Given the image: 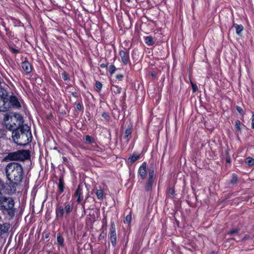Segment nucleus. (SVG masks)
<instances>
[{
	"label": "nucleus",
	"mask_w": 254,
	"mask_h": 254,
	"mask_svg": "<svg viewBox=\"0 0 254 254\" xmlns=\"http://www.w3.org/2000/svg\"><path fill=\"white\" fill-rule=\"evenodd\" d=\"M14 119L17 123L18 127L12 130L11 137L13 142L18 143L19 141H24L26 143H30L32 136L30 127L26 125H23V118L19 114H15Z\"/></svg>",
	"instance_id": "obj_1"
},
{
	"label": "nucleus",
	"mask_w": 254,
	"mask_h": 254,
	"mask_svg": "<svg viewBox=\"0 0 254 254\" xmlns=\"http://www.w3.org/2000/svg\"><path fill=\"white\" fill-rule=\"evenodd\" d=\"M15 191L14 186H10L7 184H4L0 179V208L1 210L6 211L8 215L11 217L14 215V201L12 198L6 197L3 193H12Z\"/></svg>",
	"instance_id": "obj_2"
},
{
	"label": "nucleus",
	"mask_w": 254,
	"mask_h": 254,
	"mask_svg": "<svg viewBox=\"0 0 254 254\" xmlns=\"http://www.w3.org/2000/svg\"><path fill=\"white\" fill-rule=\"evenodd\" d=\"M5 171L7 178L10 182L8 185L13 186L14 185V190H16V186L21 182L23 178V170L22 165L18 163H10L6 166Z\"/></svg>",
	"instance_id": "obj_3"
},
{
	"label": "nucleus",
	"mask_w": 254,
	"mask_h": 254,
	"mask_svg": "<svg viewBox=\"0 0 254 254\" xmlns=\"http://www.w3.org/2000/svg\"><path fill=\"white\" fill-rule=\"evenodd\" d=\"M31 155L29 150L21 149L12 152H9L4 158L3 160L6 162L9 161H24L29 159Z\"/></svg>",
	"instance_id": "obj_4"
},
{
	"label": "nucleus",
	"mask_w": 254,
	"mask_h": 254,
	"mask_svg": "<svg viewBox=\"0 0 254 254\" xmlns=\"http://www.w3.org/2000/svg\"><path fill=\"white\" fill-rule=\"evenodd\" d=\"M14 113L13 115H10L5 114L3 117V124L6 128L9 130H12L18 127V124L16 120L14 119Z\"/></svg>",
	"instance_id": "obj_5"
},
{
	"label": "nucleus",
	"mask_w": 254,
	"mask_h": 254,
	"mask_svg": "<svg viewBox=\"0 0 254 254\" xmlns=\"http://www.w3.org/2000/svg\"><path fill=\"white\" fill-rule=\"evenodd\" d=\"M148 178L145 185V190L146 191H149L152 190L156 178L154 170L153 167L149 168L148 169Z\"/></svg>",
	"instance_id": "obj_6"
},
{
	"label": "nucleus",
	"mask_w": 254,
	"mask_h": 254,
	"mask_svg": "<svg viewBox=\"0 0 254 254\" xmlns=\"http://www.w3.org/2000/svg\"><path fill=\"white\" fill-rule=\"evenodd\" d=\"M6 93L0 88V111L5 112L8 111V102H6Z\"/></svg>",
	"instance_id": "obj_7"
},
{
	"label": "nucleus",
	"mask_w": 254,
	"mask_h": 254,
	"mask_svg": "<svg viewBox=\"0 0 254 254\" xmlns=\"http://www.w3.org/2000/svg\"><path fill=\"white\" fill-rule=\"evenodd\" d=\"M109 238L111 241L112 245L113 247H115L117 245V233L116 225L114 221H111L110 224V232L109 234Z\"/></svg>",
	"instance_id": "obj_8"
},
{
	"label": "nucleus",
	"mask_w": 254,
	"mask_h": 254,
	"mask_svg": "<svg viewBox=\"0 0 254 254\" xmlns=\"http://www.w3.org/2000/svg\"><path fill=\"white\" fill-rule=\"evenodd\" d=\"M75 147H79L81 149L89 150L95 152H101L103 149L100 147L97 144H75Z\"/></svg>",
	"instance_id": "obj_9"
},
{
	"label": "nucleus",
	"mask_w": 254,
	"mask_h": 254,
	"mask_svg": "<svg viewBox=\"0 0 254 254\" xmlns=\"http://www.w3.org/2000/svg\"><path fill=\"white\" fill-rule=\"evenodd\" d=\"M72 197L76 198V201L77 204H80L83 199V186L79 184L75 192H74Z\"/></svg>",
	"instance_id": "obj_10"
},
{
	"label": "nucleus",
	"mask_w": 254,
	"mask_h": 254,
	"mask_svg": "<svg viewBox=\"0 0 254 254\" xmlns=\"http://www.w3.org/2000/svg\"><path fill=\"white\" fill-rule=\"evenodd\" d=\"M6 102H8V110L11 107L16 109H19L21 107V104L15 96H10L9 99L6 98Z\"/></svg>",
	"instance_id": "obj_11"
},
{
	"label": "nucleus",
	"mask_w": 254,
	"mask_h": 254,
	"mask_svg": "<svg viewBox=\"0 0 254 254\" xmlns=\"http://www.w3.org/2000/svg\"><path fill=\"white\" fill-rule=\"evenodd\" d=\"M56 219L57 220H62L64 215L65 216V212L63 206L60 204H57L55 208Z\"/></svg>",
	"instance_id": "obj_12"
},
{
	"label": "nucleus",
	"mask_w": 254,
	"mask_h": 254,
	"mask_svg": "<svg viewBox=\"0 0 254 254\" xmlns=\"http://www.w3.org/2000/svg\"><path fill=\"white\" fill-rule=\"evenodd\" d=\"M119 54L124 65H127L130 62L129 55L128 50H121L120 51Z\"/></svg>",
	"instance_id": "obj_13"
},
{
	"label": "nucleus",
	"mask_w": 254,
	"mask_h": 254,
	"mask_svg": "<svg viewBox=\"0 0 254 254\" xmlns=\"http://www.w3.org/2000/svg\"><path fill=\"white\" fill-rule=\"evenodd\" d=\"M146 163L143 162L138 170V175L141 179H144L147 175Z\"/></svg>",
	"instance_id": "obj_14"
},
{
	"label": "nucleus",
	"mask_w": 254,
	"mask_h": 254,
	"mask_svg": "<svg viewBox=\"0 0 254 254\" xmlns=\"http://www.w3.org/2000/svg\"><path fill=\"white\" fill-rule=\"evenodd\" d=\"M21 67L23 70L26 73H29L32 71V66L27 61L23 62L21 63Z\"/></svg>",
	"instance_id": "obj_15"
},
{
	"label": "nucleus",
	"mask_w": 254,
	"mask_h": 254,
	"mask_svg": "<svg viewBox=\"0 0 254 254\" xmlns=\"http://www.w3.org/2000/svg\"><path fill=\"white\" fill-rule=\"evenodd\" d=\"M64 177L61 176L59 179V184H58V191L59 194L62 193L64 190Z\"/></svg>",
	"instance_id": "obj_16"
},
{
	"label": "nucleus",
	"mask_w": 254,
	"mask_h": 254,
	"mask_svg": "<svg viewBox=\"0 0 254 254\" xmlns=\"http://www.w3.org/2000/svg\"><path fill=\"white\" fill-rule=\"evenodd\" d=\"M64 210L65 212V217L66 218L68 216L70 213H71L73 210V205L70 203H66L64 205Z\"/></svg>",
	"instance_id": "obj_17"
},
{
	"label": "nucleus",
	"mask_w": 254,
	"mask_h": 254,
	"mask_svg": "<svg viewBox=\"0 0 254 254\" xmlns=\"http://www.w3.org/2000/svg\"><path fill=\"white\" fill-rule=\"evenodd\" d=\"M7 144H0V155L7 154L9 153L7 149Z\"/></svg>",
	"instance_id": "obj_18"
},
{
	"label": "nucleus",
	"mask_w": 254,
	"mask_h": 254,
	"mask_svg": "<svg viewBox=\"0 0 254 254\" xmlns=\"http://www.w3.org/2000/svg\"><path fill=\"white\" fill-rule=\"evenodd\" d=\"M167 197L169 198H170L173 199V201L175 202V188L174 187L170 188L169 189L168 192L167 194Z\"/></svg>",
	"instance_id": "obj_19"
},
{
	"label": "nucleus",
	"mask_w": 254,
	"mask_h": 254,
	"mask_svg": "<svg viewBox=\"0 0 254 254\" xmlns=\"http://www.w3.org/2000/svg\"><path fill=\"white\" fill-rule=\"evenodd\" d=\"M96 195L97 197V198L100 200H103L104 196H105V193L103 190L100 189V190H97L95 191Z\"/></svg>",
	"instance_id": "obj_20"
},
{
	"label": "nucleus",
	"mask_w": 254,
	"mask_h": 254,
	"mask_svg": "<svg viewBox=\"0 0 254 254\" xmlns=\"http://www.w3.org/2000/svg\"><path fill=\"white\" fill-rule=\"evenodd\" d=\"M207 153L208 156L210 157V159L215 160L218 158L217 153L210 149V150L208 151Z\"/></svg>",
	"instance_id": "obj_21"
},
{
	"label": "nucleus",
	"mask_w": 254,
	"mask_h": 254,
	"mask_svg": "<svg viewBox=\"0 0 254 254\" xmlns=\"http://www.w3.org/2000/svg\"><path fill=\"white\" fill-rule=\"evenodd\" d=\"M139 158V155L137 154H133L131 156L128 158V162L130 164H132L135 162Z\"/></svg>",
	"instance_id": "obj_22"
},
{
	"label": "nucleus",
	"mask_w": 254,
	"mask_h": 254,
	"mask_svg": "<svg viewBox=\"0 0 254 254\" xmlns=\"http://www.w3.org/2000/svg\"><path fill=\"white\" fill-rule=\"evenodd\" d=\"M57 242L58 244L61 247H63L64 245V239L60 233L57 234Z\"/></svg>",
	"instance_id": "obj_23"
},
{
	"label": "nucleus",
	"mask_w": 254,
	"mask_h": 254,
	"mask_svg": "<svg viewBox=\"0 0 254 254\" xmlns=\"http://www.w3.org/2000/svg\"><path fill=\"white\" fill-rule=\"evenodd\" d=\"M238 182V178L237 174L233 173L232 175V178L230 180V184L232 185H236Z\"/></svg>",
	"instance_id": "obj_24"
},
{
	"label": "nucleus",
	"mask_w": 254,
	"mask_h": 254,
	"mask_svg": "<svg viewBox=\"0 0 254 254\" xmlns=\"http://www.w3.org/2000/svg\"><path fill=\"white\" fill-rule=\"evenodd\" d=\"M233 26L236 28L237 34L240 35L241 33L244 29L243 26L242 25H238L237 24H234Z\"/></svg>",
	"instance_id": "obj_25"
},
{
	"label": "nucleus",
	"mask_w": 254,
	"mask_h": 254,
	"mask_svg": "<svg viewBox=\"0 0 254 254\" xmlns=\"http://www.w3.org/2000/svg\"><path fill=\"white\" fill-rule=\"evenodd\" d=\"M145 43L148 46H151L154 44L153 38L151 36H147L144 37Z\"/></svg>",
	"instance_id": "obj_26"
},
{
	"label": "nucleus",
	"mask_w": 254,
	"mask_h": 254,
	"mask_svg": "<svg viewBox=\"0 0 254 254\" xmlns=\"http://www.w3.org/2000/svg\"><path fill=\"white\" fill-rule=\"evenodd\" d=\"M132 128L131 127H128L125 132V135L124 137L126 139H128L130 138L131 136V134L132 133Z\"/></svg>",
	"instance_id": "obj_27"
},
{
	"label": "nucleus",
	"mask_w": 254,
	"mask_h": 254,
	"mask_svg": "<svg viewBox=\"0 0 254 254\" xmlns=\"http://www.w3.org/2000/svg\"><path fill=\"white\" fill-rule=\"evenodd\" d=\"M240 231V229L238 228H234L230 230L227 232V234L228 235H232L234 234H238Z\"/></svg>",
	"instance_id": "obj_28"
},
{
	"label": "nucleus",
	"mask_w": 254,
	"mask_h": 254,
	"mask_svg": "<svg viewBox=\"0 0 254 254\" xmlns=\"http://www.w3.org/2000/svg\"><path fill=\"white\" fill-rule=\"evenodd\" d=\"M131 219H132L131 214V213H130L126 216L125 219L124 220V222L125 223H127V224L129 225L131 223Z\"/></svg>",
	"instance_id": "obj_29"
},
{
	"label": "nucleus",
	"mask_w": 254,
	"mask_h": 254,
	"mask_svg": "<svg viewBox=\"0 0 254 254\" xmlns=\"http://www.w3.org/2000/svg\"><path fill=\"white\" fill-rule=\"evenodd\" d=\"M246 163L249 166L254 165V159L250 157H247L246 159Z\"/></svg>",
	"instance_id": "obj_30"
},
{
	"label": "nucleus",
	"mask_w": 254,
	"mask_h": 254,
	"mask_svg": "<svg viewBox=\"0 0 254 254\" xmlns=\"http://www.w3.org/2000/svg\"><path fill=\"white\" fill-rule=\"evenodd\" d=\"M111 90L114 93L116 94H119L121 93V88L118 86L113 85L111 88Z\"/></svg>",
	"instance_id": "obj_31"
},
{
	"label": "nucleus",
	"mask_w": 254,
	"mask_h": 254,
	"mask_svg": "<svg viewBox=\"0 0 254 254\" xmlns=\"http://www.w3.org/2000/svg\"><path fill=\"white\" fill-rule=\"evenodd\" d=\"M241 126H242V124H241V122L239 120L236 121L235 126L236 130L238 131L241 132Z\"/></svg>",
	"instance_id": "obj_32"
},
{
	"label": "nucleus",
	"mask_w": 254,
	"mask_h": 254,
	"mask_svg": "<svg viewBox=\"0 0 254 254\" xmlns=\"http://www.w3.org/2000/svg\"><path fill=\"white\" fill-rule=\"evenodd\" d=\"M225 155H226V162L229 164H231V159L230 158V156L229 154V151L228 149H227L225 150Z\"/></svg>",
	"instance_id": "obj_33"
},
{
	"label": "nucleus",
	"mask_w": 254,
	"mask_h": 254,
	"mask_svg": "<svg viewBox=\"0 0 254 254\" xmlns=\"http://www.w3.org/2000/svg\"><path fill=\"white\" fill-rule=\"evenodd\" d=\"M116 70V67L114 64H111L109 66L108 68V71L110 73V74H113Z\"/></svg>",
	"instance_id": "obj_34"
},
{
	"label": "nucleus",
	"mask_w": 254,
	"mask_h": 254,
	"mask_svg": "<svg viewBox=\"0 0 254 254\" xmlns=\"http://www.w3.org/2000/svg\"><path fill=\"white\" fill-rule=\"evenodd\" d=\"M62 159H63V163L65 165H66V166H68L70 165L69 164V161L68 160L67 158L64 156H63L62 157Z\"/></svg>",
	"instance_id": "obj_35"
},
{
	"label": "nucleus",
	"mask_w": 254,
	"mask_h": 254,
	"mask_svg": "<svg viewBox=\"0 0 254 254\" xmlns=\"http://www.w3.org/2000/svg\"><path fill=\"white\" fill-rule=\"evenodd\" d=\"M84 140H85V142H86L87 143H91L93 141L91 136H90L88 135H86L85 136Z\"/></svg>",
	"instance_id": "obj_36"
},
{
	"label": "nucleus",
	"mask_w": 254,
	"mask_h": 254,
	"mask_svg": "<svg viewBox=\"0 0 254 254\" xmlns=\"http://www.w3.org/2000/svg\"><path fill=\"white\" fill-rule=\"evenodd\" d=\"M106 237V233H105L104 231H102L99 236L98 239L99 240H101L102 239H105Z\"/></svg>",
	"instance_id": "obj_37"
},
{
	"label": "nucleus",
	"mask_w": 254,
	"mask_h": 254,
	"mask_svg": "<svg viewBox=\"0 0 254 254\" xmlns=\"http://www.w3.org/2000/svg\"><path fill=\"white\" fill-rule=\"evenodd\" d=\"M95 86L97 89H98L99 90H100L102 87V84L100 82L96 81L95 83Z\"/></svg>",
	"instance_id": "obj_38"
},
{
	"label": "nucleus",
	"mask_w": 254,
	"mask_h": 254,
	"mask_svg": "<svg viewBox=\"0 0 254 254\" xmlns=\"http://www.w3.org/2000/svg\"><path fill=\"white\" fill-rule=\"evenodd\" d=\"M102 116L106 120H108L109 119V115L106 112H103L102 114Z\"/></svg>",
	"instance_id": "obj_39"
},
{
	"label": "nucleus",
	"mask_w": 254,
	"mask_h": 254,
	"mask_svg": "<svg viewBox=\"0 0 254 254\" xmlns=\"http://www.w3.org/2000/svg\"><path fill=\"white\" fill-rule=\"evenodd\" d=\"M250 239V236L249 235H246L241 240H239V241H237L238 242V241L243 242V241H246V240H249Z\"/></svg>",
	"instance_id": "obj_40"
},
{
	"label": "nucleus",
	"mask_w": 254,
	"mask_h": 254,
	"mask_svg": "<svg viewBox=\"0 0 254 254\" xmlns=\"http://www.w3.org/2000/svg\"><path fill=\"white\" fill-rule=\"evenodd\" d=\"M237 111L240 114H243V109L240 106H237L236 108Z\"/></svg>",
	"instance_id": "obj_41"
},
{
	"label": "nucleus",
	"mask_w": 254,
	"mask_h": 254,
	"mask_svg": "<svg viewBox=\"0 0 254 254\" xmlns=\"http://www.w3.org/2000/svg\"><path fill=\"white\" fill-rule=\"evenodd\" d=\"M9 49L11 50V51L14 53H17L19 52V51L17 49H16L14 48L9 47Z\"/></svg>",
	"instance_id": "obj_42"
},
{
	"label": "nucleus",
	"mask_w": 254,
	"mask_h": 254,
	"mask_svg": "<svg viewBox=\"0 0 254 254\" xmlns=\"http://www.w3.org/2000/svg\"><path fill=\"white\" fill-rule=\"evenodd\" d=\"M82 108V105L80 103H77L76 104V109L78 110H81Z\"/></svg>",
	"instance_id": "obj_43"
},
{
	"label": "nucleus",
	"mask_w": 254,
	"mask_h": 254,
	"mask_svg": "<svg viewBox=\"0 0 254 254\" xmlns=\"http://www.w3.org/2000/svg\"><path fill=\"white\" fill-rule=\"evenodd\" d=\"M116 78L118 79H119L120 80H121L123 79V75L122 74H117L116 75Z\"/></svg>",
	"instance_id": "obj_44"
},
{
	"label": "nucleus",
	"mask_w": 254,
	"mask_h": 254,
	"mask_svg": "<svg viewBox=\"0 0 254 254\" xmlns=\"http://www.w3.org/2000/svg\"><path fill=\"white\" fill-rule=\"evenodd\" d=\"M192 90H193V91L194 92L196 91V90L197 89V87L196 86V85H195L194 84H192Z\"/></svg>",
	"instance_id": "obj_45"
},
{
	"label": "nucleus",
	"mask_w": 254,
	"mask_h": 254,
	"mask_svg": "<svg viewBox=\"0 0 254 254\" xmlns=\"http://www.w3.org/2000/svg\"><path fill=\"white\" fill-rule=\"evenodd\" d=\"M252 127L254 128V114H253L252 118Z\"/></svg>",
	"instance_id": "obj_46"
},
{
	"label": "nucleus",
	"mask_w": 254,
	"mask_h": 254,
	"mask_svg": "<svg viewBox=\"0 0 254 254\" xmlns=\"http://www.w3.org/2000/svg\"><path fill=\"white\" fill-rule=\"evenodd\" d=\"M2 225L0 224V235H2L5 231L2 229Z\"/></svg>",
	"instance_id": "obj_47"
},
{
	"label": "nucleus",
	"mask_w": 254,
	"mask_h": 254,
	"mask_svg": "<svg viewBox=\"0 0 254 254\" xmlns=\"http://www.w3.org/2000/svg\"><path fill=\"white\" fill-rule=\"evenodd\" d=\"M82 205V208L84 210L85 209V200H84L83 202H82L80 203Z\"/></svg>",
	"instance_id": "obj_48"
},
{
	"label": "nucleus",
	"mask_w": 254,
	"mask_h": 254,
	"mask_svg": "<svg viewBox=\"0 0 254 254\" xmlns=\"http://www.w3.org/2000/svg\"><path fill=\"white\" fill-rule=\"evenodd\" d=\"M100 67L101 68H106L107 67V65L105 64H102L101 65H100Z\"/></svg>",
	"instance_id": "obj_49"
},
{
	"label": "nucleus",
	"mask_w": 254,
	"mask_h": 254,
	"mask_svg": "<svg viewBox=\"0 0 254 254\" xmlns=\"http://www.w3.org/2000/svg\"><path fill=\"white\" fill-rule=\"evenodd\" d=\"M63 77L64 79V80H67V75H65V74H64V75H63Z\"/></svg>",
	"instance_id": "obj_50"
},
{
	"label": "nucleus",
	"mask_w": 254,
	"mask_h": 254,
	"mask_svg": "<svg viewBox=\"0 0 254 254\" xmlns=\"http://www.w3.org/2000/svg\"><path fill=\"white\" fill-rule=\"evenodd\" d=\"M17 145H23V146H25L26 145H28V144H22V143H20V144H17Z\"/></svg>",
	"instance_id": "obj_51"
},
{
	"label": "nucleus",
	"mask_w": 254,
	"mask_h": 254,
	"mask_svg": "<svg viewBox=\"0 0 254 254\" xmlns=\"http://www.w3.org/2000/svg\"><path fill=\"white\" fill-rule=\"evenodd\" d=\"M176 224H177L178 226H179V222L176 219L175 220Z\"/></svg>",
	"instance_id": "obj_52"
},
{
	"label": "nucleus",
	"mask_w": 254,
	"mask_h": 254,
	"mask_svg": "<svg viewBox=\"0 0 254 254\" xmlns=\"http://www.w3.org/2000/svg\"><path fill=\"white\" fill-rule=\"evenodd\" d=\"M106 225H107V222L106 221L105 225H103L102 228H103V227H104L106 226Z\"/></svg>",
	"instance_id": "obj_53"
},
{
	"label": "nucleus",
	"mask_w": 254,
	"mask_h": 254,
	"mask_svg": "<svg viewBox=\"0 0 254 254\" xmlns=\"http://www.w3.org/2000/svg\"><path fill=\"white\" fill-rule=\"evenodd\" d=\"M128 2H130L131 1V0H126Z\"/></svg>",
	"instance_id": "obj_54"
},
{
	"label": "nucleus",
	"mask_w": 254,
	"mask_h": 254,
	"mask_svg": "<svg viewBox=\"0 0 254 254\" xmlns=\"http://www.w3.org/2000/svg\"><path fill=\"white\" fill-rule=\"evenodd\" d=\"M232 240H235V241H236V240L235 239V238H232Z\"/></svg>",
	"instance_id": "obj_55"
}]
</instances>
